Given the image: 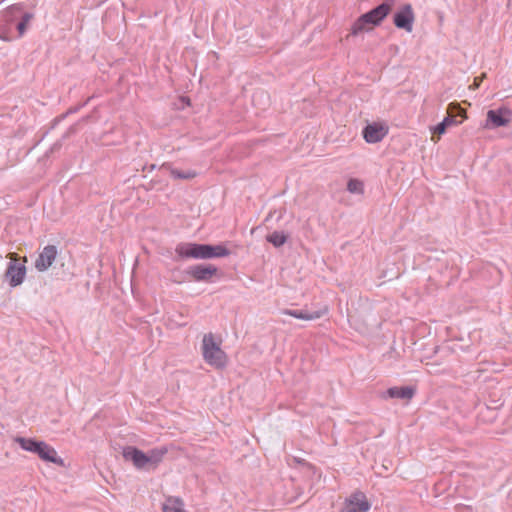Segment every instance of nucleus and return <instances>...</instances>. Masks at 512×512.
I'll list each match as a JSON object with an SVG mask.
<instances>
[{"instance_id":"obj_1","label":"nucleus","mask_w":512,"mask_h":512,"mask_svg":"<svg viewBox=\"0 0 512 512\" xmlns=\"http://www.w3.org/2000/svg\"><path fill=\"white\" fill-rule=\"evenodd\" d=\"M34 14L24 12L22 4H13L0 13V39L13 41L27 32Z\"/></svg>"},{"instance_id":"obj_2","label":"nucleus","mask_w":512,"mask_h":512,"mask_svg":"<svg viewBox=\"0 0 512 512\" xmlns=\"http://www.w3.org/2000/svg\"><path fill=\"white\" fill-rule=\"evenodd\" d=\"M176 254L181 258L191 259H213L223 258L230 255V250L224 245H211L195 242H182L175 248Z\"/></svg>"},{"instance_id":"obj_3","label":"nucleus","mask_w":512,"mask_h":512,"mask_svg":"<svg viewBox=\"0 0 512 512\" xmlns=\"http://www.w3.org/2000/svg\"><path fill=\"white\" fill-rule=\"evenodd\" d=\"M14 441L23 450L36 454L43 461L51 462L58 466L64 465L63 459L57 455L56 450L44 441L21 436L16 437Z\"/></svg>"},{"instance_id":"obj_4","label":"nucleus","mask_w":512,"mask_h":512,"mask_svg":"<svg viewBox=\"0 0 512 512\" xmlns=\"http://www.w3.org/2000/svg\"><path fill=\"white\" fill-rule=\"evenodd\" d=\"M394 0H385L380 5L362 14L352 25L351 34L358 35L363 32L366 25H379L389 14Z\"/></svg>"},{"instance_id":"obj_5","label":"nucleus","mask_w":512,"mask_h":512,"mask_svg":"<svg viewBox=\"0 0 512 512\" xmlns=\"http://www.w3.org/2000/svg\"><path fill=\"white\" fill-rule=\"evenodd\" d=\"M204 360L212 366L222 368L226 365V354L214 340L211 333L205 334L202 340Z\"/></svg>"},{"instance_id":"obj_6","label":"nucleus","mask_w":512,"mask_h":512,"mask_svg":"<svg viewBox=\"0 0 512 512\" xmlns=\"http://www.w3.org/2000/svg\"><path fill=\"white\" fill-rule=\"evenodd\" d=\"M512 119V111L506 106H501L498 109H491L487 112V119L485 128L495 129L507 126Z\"/></svg>"},{"instance_id":"obj_7","label":"nucleus","mask_w":512,"mask_h":512,"mask_svg":"<svg viewBox=\"0 0 512 512\" xmlns=\"http://www.w3.org/2000/svg\"><path fill=\"white\" fill-rule=\"evenodd\" d=\"M9 257L11 261L8 263L5 277L11 287H16L23 283L26 276V267L23 264L16 263L17 255L15 253H10Z\"/></svg>"},{"instance_id":"obj_8","label":"nucleus","mask_w":512,"mask_h":512,"mask_svg":"<svg viewBox=\"0 0 512 512\" xmlns=\"http://www.w3.org/2000/svg\"><path fill=\"white\" fill-rule=\"evenodd\" d=\"M414 19L415 16L412 6L405 4L394 14L393 22L397 28L411 32L413 30Z\"/></svg>"},{"instance_id":"obj_9","label":"nucleus","mask_w":512,"mask_h":512,"mask_svg":"<svg viewBox=\"0 0 512 512\" xmlns=\"http://www.w3.org/2000/svg\"><path fill=\"white\" fill-rule=\"evenodd\" d=\"M218 269L212 264H197L190 266L186 273L197 282H210L211 278L216 275Z\"/></svg>"},{"instance_id":"obj_10","label":"nucleus","mask_w":512,"mask_h":512,"mask_svg":"<svg viewBox=\"0 0 512 512\" xmlns=\"http://www.w3.org/2000/svg\"><path fill=\"white\" fill-rule=\"evenodd\" d=\"M58 255V249L55 245H47L39 253L38 258L35 260V269L38 272L47 271Z\"/></svg>"},{"instance_id":"obj_11","label":"nucleus","mask_w":512,"mask_h":512,"mask_svg":"<svg viewBox=\"0 0 512 512\" xmlns=\"http://www.w3.org/2000/svg\"><path fill=\"white\" fill-rule=\"evenodd\" d=\"M370 509V503L366 496L361 492L352 494L344 504L340 512H367Z\"/></svg>"},{"instance_id":"obj_12","label":"nucleus","mask_w":512,"mask_h":512,"mask_svg":"<svg viewBox=\"0 0 512 512\" xmlns=\"http://www.w3.org/2000/svg\"><path fill=\"white\" fill-rule=\"evenodd\" d=\"M388 130L379 123L368 124L363 128V138L367 143L374 144L383 140Z\"/></svg>"},{"instance_id":"obj_13","label":"nucleus","mask_w":512,"mask_h":512,"mask_svg":"<svg viewBox=\"0 0 512 512\" xmlns=\"http://www.w3.org/2000/svg\"><path fill=\"white\" fill-rule=\"evenodd\" d=\"M123 457L125 460L132 461L137 469H144L148 465L146 453L133 446L123 449Z\"/></svg>"},{"instance_id":"obj_14","label":"nucleus","mask_w":512,"mask_h":512,"mask_svg":"<svg viewBox=\"0 0 512 512\" xmlns=\"http://www.w3.org/2000/svg\"><path fill=\"white\" fill-rule=\"evenodd\" d=\"M415 395V389L410 386L403 387H391L387 389L382 397L384 399H402V400H410Z\"/></svg>"},{"instance_id":"obj_15","label":"nucleus","mask_w":512,"mask_h":512,"mask_svg":"<svg viewBox=\"0 0 512 512\" xmlns=\"http://www.w3.org/2000/svg\"><path fill=\"white\" fill-rule=\"evenodd\" d=\"M282 314L292 316L300 320H315L322 316L320 311L308 312L306 310L284 309Z\"/></svg>"},{"instance_id":"obj_16","label":"nucleus","mask_w":512,"mask_h":512,"mask_svg":"<svg viewBox=\"0 0 512 512\" xmlns=\"http://www.w3.org/2000/svg\"><path fill=\"white\" fill-rule=\"evenodd\" d=\"M163 512H187L184 509L182 499L178 497H169L163 505Z\"/></svg>"},{"instance_id":"obj_17","label":"nucleus","mask_w":512,"mask_h":512,"mask_svg":"<svg viewBox=\"0 0 512 512\" xmlns=\"http://www.w3.org/2000/svg\"><path fill=\"white\" fill-rule=\"evenodd\" d=\"M166 453L167 449L165 447L154 448L149 450L148 453H146L148 465L156 466L162 461Z\"/></svg>"},{"instance_id":"obj_18","label":"nucleus","mask_w":512,"mask_h":512,"mask_svg":"<svg viewBox=\"0 0 512 512\" xmlns=\"http://www.w3.org/2000/svg\"><path fill=\"white\" fill-rule=\"evenodd\" d=\"M266 240L275 247H280L287 241V235L282 231H274L267 235Z\"/></svg>"},{"instance_id":"obj_19","label":"nucleus","mask_w":512,"mask_h":512,"mask_svg":"<svg viewBox=\"0 0 512 512\" xmlns=\"http://www.w3.org/2000/svg\"><path fill=\"white\" fill-rule=\"evenodd\" d=\"M347 190L352 194L362 195L364 193V183L356 178H351L347 183Z\"/></svg>"},{"instance_id":"obj_20","label":"nucleus","mask_w":512,"mask_h":512,"mask_svg":"<svg viewBox=\"0 0 512 512\" xmlns=\"http://www.w3.org/2000/svg\"><path fill=\"white\" fill-rule=\"evenodd\" d=\"M170 174L175 179L189 180L196 177L197 173L194 170H179L176 168L171 169Z\"/></svg>"},{"instance_id":"obj_21","label":"nucleus","mask_w":512,"mask_h":512,"mask_svg":"<svg viewBox=\"0 0 512 512\" xmlns=\"http://www.w3.org/2000/svg\"><path fill=\"white\" fill-rule=\"evenodd\" d=\"M454 123H455V120L452 117L447 116L439 124H437L434 127L433 132L438 135H442L446 132L447 127Z\"/></svg>"}]
</instances>
